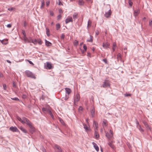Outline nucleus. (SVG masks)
<instances>
[{
  "mask_svg": "<svg viewBox=\"0 0 152 152\" xmlns=\"http://www.w3.org/2000/svg\"><path fill=\"white\" fill-rule=\"evenodd\" d=\"M140 12L139 10H137L134 11V15L136 17L137 16L138 14H139Z\"/></svg>",
  "mask_w": 152,
  "mask_h": 152,
  "instance_id": "obj_16",
  "label": "nucleus"
},
{
  "mask_svg": "<svg viewBox=\"0 0 152 152\" xmlns=\"http://www.w3.org/2000/svg\"><path fill=\"white\" fill-rule=\"evenodd\" d=\"M50 16H53L54 15V13L52 11H50Z\"/></svg>",
  "mask_w": 152,
  "mask_h": 152,
  "instance_id": "obj_40",
  "label": "nucleus"
},
{
  "mask_svg": "<svg viewBox=\"0 0 152 152\" xmlns=\"http://www.w3.org/2000/svg\"><path fill=\"white\" fill-rule=\"evenodd\" d=\"M65 90H66V93L68 94H69L71 92V90L69 88H65Z\"/></svg>",
  "mask_w": 152,
  "mask_h": 152,
  "instance_id": "obj_12",
  "label": "nucleus"
},
{
  "mask_svg": "<svg viewBox=\"0 0 152 152\" xmlns=\"http://www.w3.org/2000/svg\"><path fill=\"white\" fill-rule=\"evenodd\" d=\"M10 130L13 132H18V130L16 127L11 126L10 128Z\"/></svg>",
  "mask_w": 152,
  "mask_h": 152,
  "instance_id": "obj_6",
  "label": "nucleus"
},
{
  "mask_svg": "<svg viewBox=\"0 0 152 152\" xmlns=\"http://www.w3.org/2000/svg\"><path fill=\"white\" fill-rule=\"evenodd\" d=\"M49 114L51 116V117L52 118H53V117H54V116L53 115V114H52L51 111L50 110H49Z\"/></svg>",
  "mask_w": 152,
  "mask_h": 152,
  "instance_id": "obj_38",
  "label": "nucleus"
},
{
  "mask_svg": "<svg viewBox=\"0 0 152 152\" xmlns=\"http://www.w3.org/2000/svg\"><path fill=\"white\" fill-rule=\"evenodd\" d=\"M62 12H62V9H60L59 10V13H60V14H61L62 13Z\"/></svg>",
  "mask_w": 152,
  "mask_h": 152,
  "instance_id": "obj_59",
  "label": "nucleus"
},
{
  "mask_svg": "<svg viewBox=\"0 0 152 152\" xmlns=\"http://www.w3.org/2000/svg\"><path fill=\"white\" fill-rule=\"evenodd\" d=\"M93 37L90 35V39H87V41L88 42H92L93 41Z\"/></svg>",
  "mask_w": 152,
  "mask_h": 152,
  "instance_id": "obj_23",
  "label": "nucleus"
},
{
  "mask_svg": "<svg viewBox=\"0 0 152 152\" xmlns=\"http://www.w3.org/2000/svg\"><path fill=\"white\" fill-rule=\"evenodd\" d=\"M42 110L43 111H45L46 110V108L45 107H43L42 109Z\"/></svg>",
  "mask_w": 152,
  "mask_h": 152,
  "instance_id": "obj_63",
  "label": "nucleus"
},
{
  "mask_svg": "<svg viewBox=\"0 0 152 152\" xmlns=\"http://www.w3.org/2000/svg\"><path fill=\"white\" fill-rule=\"evenodd\" d=\"M3 86L4 89L6 90L7 88L6 85L5 84H3Z\"/></svg>",
  "mask_w": 152,
  "mask_h": 152,
  "instance_id": "obj_47",
  "label": "nucleus"
},
{
  "mask_svg": "<svg viewBox=\"0 0 152 152\" xmlns=\"http://www.w3.org/2000/svg\"><path fill=\"white\" fill-rule=\"evenodd\" d=\"M26 97H27V96H26V95L25 94L23 95L22 96V98L24 99H25L26 98Z\"/></svg>",
  "mask_w": 152,
  "mask_h": 152,
  "instance_id": "obj_50",
  "label": "nucleus"
},
{
  "mask_svg": "<svg viewBox=\"0 0 152 152\" xmlns=\"http://www.w3.org/2000/svg\"><path fill=\"white\" fill-rule=\"evenodd\" d=\"M80 99V96L79 94H77L75 95L74 99V104L77 102Z\"/></svg>",
  "mask_w": 152,
  "mask_h": 152,
  "instance_id": "obj_4",
  "label": "nucleus"
},
{
  "mask_svg": "<svg viewBox=\"0 0 152 152\" xmlns=\"http://www.w3.org/2000/svg\"><path fill=\"white\" fill-rule=\"evenodd\" d=\"M26 75L28 77H30L34 79H36V77L33 73L28 70H26L25 72Z\"/></svg>",
  "mask_w": 152,
  "mask_h": 152,
  "instance_id": "obj_2",
  "label": "nucleus"
},
{
  "mask_svg": "<svg viewBox=\"0 0 152 152\" xmlns=\"http://www.w3.org/2000/svg\"><path fill=\"white\" fill-rule=\"evenodd\" d=\"M17 118L18 120L20 121L21 122L22 119H21L20 117L18 116H17Z\"/></svg>",
  "mask_w": 152,
  "mask_h": 152,
  "instance_id": "obj_43",
  "label": "nucleus"
},
{
  "mask_svg": "<svg viewBox=\"0 0 152 152\" xmlns=\"http://www.w3.org/2000/svg\"><path fill=\"white\" fill-rule=\"evenodd\" d=\"M102 61L106 64L107 63V61L106 59H104Z\"/></svg>",
  "mask_w": 152,
  "mask_h": 152,
  "instance_id": "obj_48",
  "label": "nucleus"
},
{
  "mask_svg": "<svg viewBox=\"0 0 152 152\" xmlns=\"http://www.w3.org/2000/svg\"><path fill=\"white\" fill-rule=\"evenodd\" d=\"M84 3V1H83L80 0L78 1V4L80 5H83Z\"/></svg>",
  "mask_w": 152,
  "mask_h": 152,
  "instance_id": "obj_25",
  "label": "nucleus"
},
{
  "mask_svg": "<svg viewBox=\"0 0 152 152\" xmlns=\"http://www.w3.org/2000/svg\"><path fill=\"white\" fill-rule=\"evenodd\" d=\"M149 25L152 28V20L150 21L149 22Z\"/></svg>",
  "mask_w": 152,
  "mask_h": 152,
  "instance_id": "obj_45",
  "label": "nucleus"
},
{
  "mask_svg": "<svg viewBox=\"0 0 152 152\" xmlns=\"http://www.w3.org/2000/svg\"><path fill=\"white\" fill-rule=\"evenodd\" d=\"M132 0H128V3L129 4V5L131 7L133 4V3L132 1Z\"/></svg>",
  "mask_w": 152,
  "mask_h": 152,
  "instance_id": "obj_37",
  "label": "nucleus"
},
{
  "mask_svg": "<svg viewBox=\"0 0 152 152\" xmlns=\"http://www.w3.org/2000/svg\"><path fill=\"white\" fill-rule=\"evenodd\" d=\"M20 129L23 132H24L25 133H26L27 131H26V130L24 128H23V127H20Z\"/></svg>",
  "mask_w": 152,
  "mask_h": 152,
  "instance_id": "obj_29",
  "label": "nucleus"
},
{
  "mask_svg": "<svg viewBox=\"0 0 152 152\" xmlns=\"http://www.w3.org/2000/svg\"><path fill=\"white\" fill-rule=\"evenodd\" d=\"M12 86L14 88H17V86H16V83L14 81L13 82Z\"/></svg>",
  "mask_w": 152,
  "mask_h": 152,
  "instance_id": "obj_41",
  "label": "nucleus"
},
{
  "mask_svg": "<svg viewBox=\"0 0 152 152\" xmlns=\"http://www.w3.org/2000/svg\"><path fill=\"white\" fill-rule=\"evenodd\" d=\"M13 8H8L7 10L10 11H11L13 10Z\"/></svg>",
  "mask_w": 152,
  "mask_h": 152,
  "instance_id": "obj_51",
  "label": "nucleus"
},
{
  "mask_svg": "<svg viewBox=\"0 0 152 152\" xmlns=\"http://www.w3.org/2000/svg\"><path fill=\"white\" fill-rule=\"evenodd\" d=\"M31 40L32 41V42L34 43V45H36L37 43V40L36 39H31Z\"/></svg>",
  "mask_w": 152,
  "mask_h": 152,
  "instance_id": "obj_27",
  "label": "nucleus"
},
{
  "mask_svg": "<svg viewBox=\"0 0 152 152\" xmlns=\"http://www.w3.org/2000/svg\"><path fill=\"white\" fill-rule=\"evenodd\" d=\"M40 149L43 151V152H46L45 149L43 146H42L40 148Z\"/></svg>",
  "mask_w": 152,
  "mask_h": 152,
  "instance_id": "obj_33",
  "label": "nucleus"
},
{
  "mask_svg": "<svg viewBox=\"0 0 152 152\" xmlns=\"http://www.w3.org/2000/svg\"><path fill=\"white\" fill-rule=\"evenodd\" d=\"M55 152H63L60 146L56 145H55Z\"/></svg>",
  "mask_w": 152,
  "mask_h": 152,
  "instance_id": "obj_3",
  "label": "nucleus"
},
{
  "mask_svg": "<svg viewBox=\"0 0 152 152\" xmlns=\"http://www.w3.org/2000/svg\"><path fill=\"white\" fill-rule=\"evenodd\" d=\"M124 96H131V94H125Z\"/></svg>",
  "mask_w": 152,
  "mask_h": 152,
  "instance_id": "obj_55",
  "label": "nucleus"
},
{
  "mask_svg": "<svg viewBox=\"0 0 152 152\" xmlns=\"http://www.w3.org/2000/svg\"><path fill=\"white\" fill-rule=\"evenodd\" d=\"M102 125L104 126H107V121L106 120H104L103 121Z\"/></svg>",
  "mask_w": 152,
  "mask_h": 152,
  "instance_id": "obj_19",
  "label": "nucleus"
},
{
  "mask_svg": "<svg viewBox=\"0 0 152 152\" xmlns=\"http://www.w3.org/2000/svg\"><path fill=\"white\" fill-rule=\"evenodd\" d=\"M91 21L89 20L88 21L87 24V27L88 28V27H90L91 26Z\"/></svg>",
  "mask_w": 152,
  "mask_h": 152,
  "instance_id": "obj_26",
  "label": "nucleus"
},
{
  "mask_svg": "<svg viewBox=\"0 0 152 152\" xmlns=\"http://www.w3.org/2000/svg\"><path fill=\"white\" fill-rule=\"evenodd\" d=\"M45 45L47 46H50L52 45V44L49 41L45 40Z\"/></svg>",
  "mask_w": 152,
  "mask_h": 152,
  "instance_id": "obj_15",
  "label": "nucleus"
},
{
  "mask_svg": "<svg viewBox=\"0 0 152 152\" xmlns=\"http://www.w3.org/2000/svg\"><path fill=\"white\" fill-rule=\"evenodd\" d=\"M78 13H75L73 15V17L74 19L75 20L77 18Z\"/></svg>",
  "mask_w": 152,
  "mask_h": 152,
  "instance_id": "obj_22",
  "label": "nucleus"
},
{
  "mask_svg": "<svg viewBox=\"0 0 152 152\" xmlns=\"http://www.w3.org/2000/svg\"><path fill=\"white\" fill-rule=\"evenodd\" d=\"M45 2L44 0H42L41 1V8H42L45 5Z\"/></svg>",
  "mask_w": 152,
  "mask_h": 152,
  "instance_id": "obj_36",
  "label": "nucleus"
},
{
  "mask_svg": "<svg viewBox=\"0 0 152 152\" xmlns=\"http://www.w3.org/2000/svg\"><path fill=\"white\" fill-rule=\"evenodd\" d=\"M46 66L49 69H50L51 68L52 65L49 62H47Z\"/></svg>",
  "mask_w": 152,
  "mask_h": 152,
  "instance_id": "obj_18",
  "label": "nucleus"
},
{
  "mask_svg": "<svg viewBox=\"0 0 152 152\" xmlns=\"http://www.w3.org/2000/svg\"><path fill=\"white\" fill-rule=\"evenodd\" d=\"M22 33H23V35L24 36H26V33H25V31L23 30L22 31Z\"/></svg>",
  "mask_w": 152,
  "mask_h": 152,
  "instance_id": "obj_58",
  "label": "nucleus"
},
{
  "mask_svg": "<svg viewBox=\"0 0 152 152\" xmlns=\"http://www.w3.org/2000/svg\"><path fill=\"white\" fill-rule=\"evenodd\" d=\"M116 44L115 42H113V47H116Z\"/></svg>",
  "mask_w": 152,
  "mask_h": 152,
  "instance_id": "obj_56",
  "label": "nucleus"
},
{
  "mask_svg": "<svg viewBox=\"0 0 152 152\" xmlns=\"http://www.w3.org/2000/svg\"><path fill=\"white\" fill-rule=\"evenodd\" d=\"M28 61L29 63L31 64L34 65L33 63H32V62L29 60H27Z\"/></svg>",
  "mask_w": 152,
  "mask_h": 152,
  "instance_id": "obj_57",
  "label": "nucleus"
},
{
  "mask_svg": "<svg viewBox=\"0 0 152 152\" xmlns=\"http://www.w3.org/2000/svg\"><path fill=\"white\" fill-rule=\"evenodd\" d=\"M23 124H26L30 128V132L32 134L35 131V128L32 125V124L30 122L28 119L25 117L22 118V120L21 122Z\"/></svg>",
  "mask_w": 152,
  "mask_h": 152,
  "instance_id": "obj_1",
  "label": "nucleus"
},
{
  "mask_svg": "<svg viewBox=\"0 0 152 152\" xmlns=\"http://www.w3.org/2000/svg\"><path fill=\"white\" fill-rule=\"evenodd\" d=\"M73 20L72 17H68V18L65 20V23L67 24L70 22H72Z\"/></svg>",
  "mask_w": 152,
  "mask_h": 152,
  "instance_id": "obj_7",
  "label": "nucleus"
},
{
  "mask_svg": "<svg viewBox=\"0 0 152 152\" xmlns=\"http://www.w3.org/2000/svg\"><path fill=\"white\" fill-rule=\"evenodd\" d=\"M91 54L90 53H88L87 56H88L89 57H91Z\"/></svg>",
  "mask_w": 152,
  "mask_h": 152,
  "instance_id": "obj_62",
  "label": "nucleus"
},
{
  "mask_svg": "<svg viewBox=\"0 0 152 152\" xmlns=\"http://www.w3.org/2000/svg\"><path fill=\"white\" fill-rule=\"evenodd\" d=\"M58 120L63 125H64L65 124L63 120L61 118H58Z\"/></svg>",
  "mask_w": 152,
  "mask_h": 152,
  "instance_id": "obj_30",
  "label": "nucleus"
},
{
  "mask_svg": "<svg viewBox=\"0 0 152 152\" xmlns=\"http://www.w3.org/2000/svg\"><path fill=\"white\" fill-rule=\"evenodd\" d=\"M56 29L57 30H58L60 27V24L58 23L56 25Z\"/></svg>",
  "mask_w": 152,
  "mask_h": 152,
  "instance_id": "obj_32",
  "label": "nucleus"
},
{
  "mask_svg": "<svg viewBox=\"0 0 152 152\" xmlns=\"http://www.w3.org/2000/svg\"><path fill=\"white\" fill-rule=\"evenodd\" d=\"M94 136L96 138V139H98L99 138V135L98 133L95 130V132H94Z\"/></svg>",
  "mask_w": 152,
  "mask_h": 152,
  "instance_id": "obj_14",
  "label": "nucleus"
},
{
  "mask_svg": "<svg viewBox=\"0 0 152 152\" xmlns=\"http://www.w3.org/2000/svg\"><path fill=\"white\" fill-rule=\"evenodd\" d=\"M61 14H59L57 16L58 20H59L61 19Z\"/></svg>",
  "mask_w": 152,
  "mask_h": 152,
  "instance_id": "obj_44",
  "label": "nucleus"
},
{
  "mask_svg": "<svg viewBox=\"0 0 152 152\" xmlns=\"http://www.w3.org/2000/svg\"><path fill=\"white\" fill-rule=\"evenodd\" d=\"M37 42L39 45H41L42 44V41L40 39H39L37 40Z\"/></svg>",
  "mask_w": 152,
  "mask_h": 152,
  "instance_id": "obj_31",
  "label": "nucleus"
},
{
  "mask_svg": "<svg viewBox=\"0 0 152 152\" xmlns=\"http://www.w3.org/2000/svg\"><path fill=\"white\" fill-rule=\"evenodd\" d=\"M50 3V1H47L46 2V5L48 7Z\"/></svg>",
  "mask_w": 152,
  "mask_h": 152,
  "instance_id": "obj_52",
  "label": "nucleus"
},
{
  "mask_svg": "<svg viewBox=\"0 0 152 152\" xmlns=\"http://www.w3.org/2000/svg\"><path fill=\"white\" fill-rule=\"evenodd\" d=\"M96 35H98L99 34V31H96Z\"/></svg>",
  "mask_w": 152,
  "mask_h": 152,
  "instance_id": "obj_64",
  "label": "nucleus"
},
{
  "mask_svg": "<svg viewBox=\"0 0 152 152\" xmlns=\"http://www.w3.org/2000/svg\"><path fill=\"white\" fill-rule=\"evenodd\" d=\"M59 0V3H58V5H63L61 3V2L60 1V0Z\"/></svg>",
  "mask_w": 152,
  "mask_h": 152,
  "instance_id": "obj_61",
  "label": "nucleus"
},
{
  "mask_svg": "<svg viewBox=\"0 0 152 152\" xmlns=\"http://www.w3.org/2000/svg\"><path fill=\"white\" fill-rule=\"evenodd\" d=\"M105 133L106 136L107 138L108 139H110L113 137V134H109L107 132H105Z\"/></svg>",
  "mask_w": 152,
  "mask_h": 152,
  "instance_id": "obj_10",
  "label": "nucleus"
},
{
  "mask_svg": "<svg viewBox=\"0 0 152 152\" xmlns=\"http://www.w3.org/2000/svg\"><path fill=\"white\" fill-rule=\"evenodd\" d=\"M108 145L111 147L112 149H114L115 148V146L111 142H109L108 143Z\"/></svg>",
  "mask_w": 152,
  "mask_h": 152,
  "instance_id": "obj_20",
  "label": "nucleus"
},
{
  "mask_svg": "<svg viewBox=\"0 0 152 152\" xmlns=\"http://www.w3.org/2000/svg\"><path fill=\"white\" fill-rule=\"evenodd\" d=\"M83 125L84 126V128L85 129L86 131H87L88 130V127L85 124H83Z\"/></svg>",
  "mask_w": 152,
  "mask_h": 152,
  "instance_id": "obj_28",
  "label": "nucleus"
},
{
  "mask_svg": "<svg viewBox=\"0 0 152 152\" xmlns=\"http://www.w3.org/2000/svg\"><path fill=\"white\" fill-rule=\"evenodd\" d=\"M136 124H137V126H139V125H140L139 124L138 121L137 120H136Z\"/></svg>",
  "mask_w": 152,
  "mask_h": 152,
  "instance_id": "obj_54",
  "label": "nucleus"
},
{
  "mask_svg": "<svg viewBox=\"0 0 152 152\" xmlns=\"http://www.w3.org/2000/svg\"><path fill=\"white\" fill-rule=\"evenodd\" d=\"M27 25L26 22V21H24L23 22V26L26 27Z\"/></svg>",
  "mask_w": 152,
  "mask_h": 152,
  "instance_id": "obj_53",
  "label": "nucleus"
},
{
  "mask_svg": "<svg viewBox=\"0 0 152 152\" xmlns=\"http://www.w3.org/2000/svg\"><path fill=\"white\" fill-rule=\"evenodd\" d=\"M11 99L12 100H15V101H19V99L17 97H15L14 98H12Z\"/></svg>",
  "mask_w": 152,
  "mask_h": 152,
  "instance_id": "obj_42",
  "label": "nucleus"
},
{
  "mask_svg": "<svg viewBox=\"0 0 152 152\" xmlns=\"http://www.w3.org/2000/svg\"><path fill=\"white\" fill-rule=\"evenodd\" d=\"M93 124L94 125L95 127L96 130H97L98 128V123L95 121H93Z\"/></svg>",
  "mask_w": 152,
  "mask_h": 152,
  "instance_id": "obj_17",
  "label": "nucleus"
},
{
  "mask_svg": "<svg viewBox=\"0 0 152 152\" xmlns=\"http://www.w3.org/2000/svg\"><path fill=\"white\" fill-rule=\"evenodd\" d=\"M46 34L47 36L48 37H49L50 35V30L49 28H46Z\"/></svg>",
  "mask_w": 152,
  "mask_h": 152,
  "instance_id": "obj_21",
  "label": "nucleus"
},
{
  "mask_svg": "<svg viewBox=\"0 0 152 152\" xmlns=\"http://www.w3.org/2000/svg\"><path fill=\"white\" fill-rule=\"evenodd\" d=\"M78 44V41L75 40L74 42V45L75 46H77Z\"/></svg>",
  "mask_w": 152,
  "mask_h": 152,
  "instance_id": "obj_39",
  "label": "nucleus"
},
{
  "mask_svg": "<svg viewBox=\"0 0 152 152\" xmlns=\"http://www.w3.org/2000/svg\"><path fill=\"white\" fill-rule=\"evenodd\" d=\"M92 144L94 145V147L95 148V150L97 151H99V148L97 144L94 142H92Z\"/></svg>",
  "mask_w": 152,
  "mask_h": 152,
  "instance_id": "obj_11",
  "label": "nucleus"
},
{
  "mask_svg": "<svg viewBox=\"0 0 152 152\" xmlns=\"http://www.w3.org/2000/svg\"><path fill=\"white\" fill-rule=\"evenodd\" d=\"M12 25L10 24H7V27L8 28H10L11 27Z\"/></svg>",
  "mask_w": 152,
  "mask_h": 152,
  "instance_id": "obj_60",
  "label": "nucleus"
},
{
  "mask_svg": "<svg viewBox=\"0 0 152 152\" xmlns=\"http://www.w3.org/2000/svg\"><path fill=\"white\" fill-rule=\"evenodd\" d=\"M143 124L148 129H150V127L149 125H148L147 123L146 122H143Z\"/></svg>",
  "mask_w": 152,
  "mask_h": 152,
  "instance_id": "obj_24",
  "label": "nucleus"
},
{
  "mask_svg": "<svg viewBox=\"0 0 152 152\" xmlns=\"http://www.w3.org/2000/svg\"><path fill=\"white\" fill-rule=\"evenodd\" d=\"M111 11L110 10L108 12L105 13L104 16L106 18H108L111 15Z\"/></svg>",
  "mask_w": 152,
  "mask_h": 152,
  "instance_id": "obj_9",
  "label": "nucleus"
},
{
  "mask_svg": "<svg viewBox=\"0 0 152 152\" xmlns=\"http://www.w3.org/2000/svg\"><path fill=\"white\" fill-rule=\"evenodd\" d=\"M65 37V35L64 34H62L61 35V38L62 39H63Z\"/></svg>",
  "mask_w": 152,
  "mask_h": 152,
  "instance_id": "obj_49",
  "label": "nucleus"
},
{
  "mask_svg": "<svg viewBox=\"0 0 152 152\" xmlns=\"http://www.w3.org/2000/svg\"><path fill=\"white\" fill-rule=\"evenodd\" d=\"M110 86V83L108 80H105L102 85V86L104 88L107 87H109Z\"/></svg>",
  "mask_w": 152,
  "mask_h": 152,
  "instance_id": "obj_5",
  "label": "nucleus"
},
{
  "mask_svg": "<svg viewBox=\"0 0 152 152\" xmlns=\"http://www.w3.org/2000/svg\"><path fill=\"white\" fill-rule=\"evenodd\" d=\"M83 48L85 51H86L87 49V47L85 44L83 45Z\"/></svg>",
  "mask_w": 152,
  "mask_h": 152,
  "instance_id": "obj_46",
  "label": "nucleus"
},
{
  "mask_svg": "<svg viewBox=\"0 0 152 152\" xmlns=\"http://www.w3.org/2000/svg\"><path fill=\"white\" fill-rule=\"evenodd\" d=\"M109 46V44L107 42H106L105 43H103V47L105 48H108Z\"/></svg>",
  "mask_w": 152,
  "mask_h": 152,
  "instance_id": "obj_13",
  "label": "nucleus"
},
{
  "mask_svg": "<svg viewBox=\"0 0 152 152\" xmlns=\"http://www.w3.org/2000/svg\"><path fill=\"white\" fill-rule=\"evenodd\" d=\"M139 126L140 127V128H138L139 130L141 132H143L144 131V130L141 128L140 125H139Z\"/></svg>",
  "mask_w": 152,
  "mask_h": 152,
  "instance_id": "obj_34",
  "label": "nucleus"
},
{
  "mask_svg": "<svg viewBox=\"0 0 152 152\" xmlns=\"http://www.w3.org/2000/svg\"><path fill=\"white\" fill-rule=\"evenodd\" d=\"M90 112L92 115V117L93 118L94 117V116L95 115V110L94 108V106H92L91 107L90 110Z\"/></svg>",
  "mask_w": 152,
  "mask_h": 152,
  "instance_id": "obj_8",
  "label": "nucleus"
},
{
  "mask_svg": "<svg viewBox=\"0 0 152 152\" xmlns=\"http://www.w3.org/2000/svg\"><path fill=\"white\" fill-rule=\"evenodd\" d=\"M121 54L120 53H118L117 55V58L118 59H120L121 58Z\"/></svg>",
  "mask_w": 152,
  "mask_h": 152,
  "instance_id": "obj_35",
  "label": "nucleus"
}]
</instances>
